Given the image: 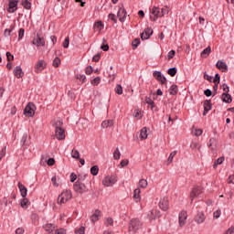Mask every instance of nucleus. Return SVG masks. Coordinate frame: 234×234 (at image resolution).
<instances>
[{
    "label": "nucleus",
    "instance_id": "1",
    "mask_svg": "<svg viewBox=\"0 0 234 234\" xmlns=\"http://www.w3.org/2000/svg\"><path fill=\"white\" fill-rule=\"evenodd\" d=\"M142 226H144V224L140 221V219L133 218L129 223L128 231L130 234H136L138 231H140Z\"/></svg>",
    "mask_w": 234,
    "mask_h": 234
},
{
    "label": "nucleus",
    "instance_id": "2",
    "mask_svg": "<svg viewBox=\"0 0 234 234\" xmlns=\"http://www.w3.org/2000/svg\"><path fill=\"white\" fill-rule=\"evenodd\" d=\"M85 178H86V176H83L81 177L79 176L78 180L73 185V188L76 193H80V195H83V193H87V191H89V189H87V186H85V184L80 181V180H85Z\"/></svg>",
    "mask_w": 234,
    "mask_h": 234
},
{
    "label": "nucleus",
    "instance_id": "3",
    "mask_svg": "<svg viewBox=\"0 0 234 234\" xmlns=\"http://www.w3.org/2000/svg\"><path fill=\"white\" fill-rule=\"evenodd\" d=\"M72 198V192L70 190H64L58 197V204H66Z\"/></svg>",
    "mask_w": 234,
    "mask_h": 234
},
{
    "label": "nucleus",
    "instance_id": "4",
    "mask_svg": "<svg viewBox=\"0 0 234 234\" xmlns=\"http://www.w3.org/2000/svg\"><path fill=\"white\" fill-rule=\"evenodd\" d=\"M36 104H34V102H29L24 110V114L29 118H32L34 117V114H36Z\"/></svg>",
    "mask_w": 234,
    "mask_h": 234
},
{
    "label": "nucleus",
    "instance_id": "5",
    "mask_svg": "<svg viewBox=\"0 0 234 234\" xmlns=\"http://www.w3.org/2000/svg\"><path fill=\"white\" fill-rule=\"evenodd\" d=\"M115 182H118L116 176H107L102 180V185L105 187H112Z\"/></svg>",
    "mask_w": 234,
    "mask_h": 234
},
{
    "label": "nucleus",
    "instance_id": "6",
    "mask_svg": "<svg viewBox=\"0 0 234 234\" xmlns=\"http://www.w3.org/2000/svg\"><path fill=\"white\" fill-rule=\"evenodd\" d=\"M19 1L18 0H9L6 10L9 14H16L17 12Z\"/></svg>",
    "mask_w": 234,
    "mask_h": 234
},
{
    "label": "nucleus",
    "instance_id": "7",
    "mask_svg": "<svg viewBox=\"0 0 234 234\" xmlns=\"http://www.w3.org/2000/svg\"><path fill=\"white\" fill-rule=\"evenodd\" d=\"M202 193H204V191L202 190V188L200 186H194L192 188V191L190 192L191 203H193L195 198H198L200 197V195H202Z\"/></svg>",
    "mask_w": 234,
    "mask_h": 234
},
{
    "label": "nucleus",
    "instance_id": "8",
    "mask_svg": "<svg viewBox=\"0 0 234 234\" xmlns=\"http://www.w3.org/2000/svg\"><path fill=\"white\" fill-rule=\"evenodd\" d=\"M55 135L58 140H65V129L57 126L55 129Z\"/></svg>",
    "mask_w": 234,
    "mask_h": 234
},
{
    "label": "nucleus",
    "instance_id": "9",
    "mask_svg": "<svg viewBox=\"0 0 234 234\" xmlns=\"http://www.w3.org/2000/svg\"><path fill=\"white\" fill-rule=\"evenodd\" d=\"M46 68H47V62H45V60L43 59L38 60L35 64V72H41L42 70H45Z\"/></svg>",
    "mask_w": 234,
    "mask_h": 234
},
{
    "label": "nucleus",
    "instance_id": "10",
    "mask_svg": "<svg viewBox=\"0 0 234 234\" xmlns=\"http://www.w3.org/2000/svg\"><path fill=\"white\" fill-rule=\"evenodd\" d=\"M194 220L197 222V224H204V221L206 220V215H204V212L202 211H197Z\"/></svg>",
    "mask_w": 234,
    "mask_h": 234
},
{
    "label": "nucleus",
    "instance_id": "11",
    "mask_svg": "<svg viewBox=\"0 0 234 234\" xmlns=\"http://www.w3.org/2000/svg\"><path fill=\"white\" fill-rule=\"evenodd\" d=\"M187 220V211L183 210L179 213V226H186V221Z\"/></svg>",
    "mask_w": 234,
    "mask_h": 234
},
{
    "label": "nucleus",
    "instance_id": "12",
    "mask_svg": "<svg viewBox=\"0 0 234 234\" xmlns=\"http://www.w3.org/2000/svg\"><path fill=\"white\" fill-rule=\"evenodd\" d=\"M153 76L154 78H155V80H157V81H160L162 85H164V83L167 81V80L165 79V76H164L160 71H154Z\"/></svg>",
    "mask_w": 234,
    "mask_h": 234
},
{
    "label": "nucleus",
    "instance_id": "13",
    "mask_svg": "<svg viewBox=\"0 0 234 234\" xmlns=\"http://www.w3.org/2000/svg\"><path fill=\"white\" fill-rule=\"evenodd\" d=\"M117 17H119V21H121V23H123L125 21V17H127V11L125 10V8H119Z\"/></svg>",
    "mask_w": 234,
    "mask_h": 234
},
{
    "label": "nucleus",
    "instance_id": "14",
    "mask_svg": "<svg viewBox=\"0 0 234 234\" xmlns=\"http://www.w3.org/2000/svg\"><path fill=\"white\" fill-rule=\"evenodd\" d=\"M151 36H153V29L151 27H147L141 34V39H143V41H145V39H149Z\"/></svg>",
    "mask_w": 234,
    "mask_h": 234
},
{
    "label": "nucleus",
    "instance_id": "15",
    "mask_svg": "<svg viewBox=\"0 0 234 234\" xmlns=\"http://www.w3.org/2000/svg\"><path fill=\"white\" fill-rule=\"evenodd\" d=\"M159 207L163 211H167V209H169V201L166 197H164L159 201Z\"/></svg>",
    "mask_w": 234,
    "mask_h": 234
},
{
    "label": "nucleus",
    "instance_id": "16",
    "mask_svg": "<svg viewBox=\"0 0 234 234\" xmlns=\"http://www.w3.org/2000/svg\"><path fill=\"white\" fill-rule=\"evenodd\" d=\"M32 45H36L37 48H39V47H45V38L41 37H37L33 39Z\"/></svg>",
    "mask_w": 234,
    "mask_h": 234
},
{
    "label": "nucleus",
    "instance_id": "17",
    "mask_svg": "<svg viewBox=\"0 0 234 234\" xmlns=\"http://www.w3.org/2000/svg\"><path fill=\"white\" fill-rule=\"evenodd\" d=\"M151 14L154 16H150L152 21H156L158 19V17H160V8L154 6L151 10H150Z\"/></svg>",
    "mask_w": 234,
    "mask_h": 234
},
{
    "label": "nucleus",
    "instance_id": "18",
    "mask_svg": "<svg viewBox=\"0 0 234 234\" xmlns=\"http://www.w3.org/2000/svg\"><path fill=\"white\" fill-rule=\"evenodd\" d=\"M216 67L218 69V70H221V72H228V64H226L224 60H218L216 63Z\"/></svg>",
    "mask_w": 234,
    "mask_h": 234
},
{
    "label": "nucleus",
    "instance_id": "19",
    "mask_svg": "<svg viewBox=\"0 0 234 234\" xmlns=\"http://www.w3.org/2000/svg\"><path fill=\"white\" fill-rule=\"evenodd\" d=\"M148 218L150 220H156V218H160V210L153 209L149 214Z\"/></svg>",
    "mask_w": 234,
    "mask_h": 234
},
{
    "label": "nucleus",
    "instance_id": "20",
    "mask_svg": "<svg viewBox=\"0 0 234 234\" xmlns=\"http://www.w3.org/2000/svg\"><path fill=\"white\" fill-rule=\"evenodd\" d=\"M145 102L147 105H150V108L154 112H158V107L156 104H154V101H153L151 98H146Z\"/></svg>",
    "mask_w": 234,
    "mask_h": 234
},
{
    "label": "nucleus",
    "instance_id": "21",
    "mask_svg": "<svg viewBox=\"0 0 234 234\" xmlns=\"http://www.w3.org/2000/svg\"><path fill=\"white\" fill-rule=\"evenodd\" d=\"M101 217V211H100V209H96L94 213L91 215L90 220L94 224V222H98V220H100Z\"/></svg>",
    "mask_w": 234,
    "mask_h": 234
},
{
    "label": "nucleus",
    "instance_id": "22",
    "mask_svg": "<svg viewBox=\"0 0 234 234\" xmlns=\"http://www.w3.org/2000/svg\"><path fill=\"white\" fill-rule=\"evenodd\" d=\"M203 105H204L203 116H206L207 112H209V110L212 108L211 101L209 100L205 101Z\"/></svg>",
    "mask_w": 234,
    "mask_h": 234
},
{
    "label": "nucleus",
    "instance_id": "23",
    "mask_svg": "<svg viewBox=\"0 0 234 234\" xmlns=\"http://www.w3.org/2000/svg\"><path fill=\"white\" fill-rule=\"evenodd\" d=\"M14 75L16 78H23L25 76V72H23V69H21V66H16L14 69Z\"/></svg>",
    "mask_w": 234,
    "mask_h": 234
},
{
    "label": "nucleus",
    "instance_id": "24",
    "mask_svg": "<svg viewBox=\"0 0 234 234\" xmlns=\"http://www.w3.org/2000/svg\"><path fill=\"white\" fill-rule=\"evenodd\" d=\"M43 229L48 233H53L55 231V229H56V225H54L52 223H48V224L43 226Z\"/></svg>",
    "mask_w": 234,
    "mask_h": 234
},
{
    "label": "nucleus",
    "instance_id": "25",
    "mask_svg": "<svg viewBox=\"0 0 234 234\" xmlns=\"http://www.w3.org/2000/svg\"><path fill=\"white\" fill-rule=\"evenodd\" d=\"M221 100L224 103H231L233 101V99L231 98V95H229V93H223L221 96Z\"/></svg>",
    "mask_w": 234,
    "mask_h": 234
},
{
    "label": "nucleus",
    "instance_id": "26",
    "mask_svg": "<svg viewBox=\"0 0 234 234\" xmlns=\"http://www.w3.org/2000/svg\"><path fill=\"white\" fill-rule=\"evenodd\" d=\"M18 189L20 191V194H21V197L23 198H26L27 197V189L25 187V186L21 183H18Z\"/></svg>",
    "mask_w": 234,
    "mask_h": 234
},
{
    "label": "nucleus",
    "instance_id": "27",
    "mask_svg": "<svg viewBox=\"0 0 234 234\" xmlns=\"http://www.w3.org/2000/svg\"><path fill=\"white\" fill-rule=\"evenodd\" d=\"M20 205L23 209H28V206H30V201L28 200V198L23 197V199H21L20 201Z\"/></svg>",
    "mask_w": 234,
    "mask_h": 234
},
{
    "label": "nucleus",
    "instance_id": "28",
    "mask_svg": "<svg viewBox=\"0 0 234 234\" xmlns=\"http://www.w3.org/2000/svg\"><path fill=\"white\" fill-rule=\"evenodd\" d=\"M114 125V122L112 120L104 121L101 123L102 129H107L109 127H112Z\"/></svg>",
    "mask_w": 234,
    "mask_h": 234
},
{
    "label": "nucleus",
    "instance_id": "29",
    "mask_svg": "<svg viewBox=\"0 0 234 234\" xmlns=\"http://www.w3.org/2000/svg\"><path fill=\"white\" fill-rule=\"evenodd\" d=\"M169 94H171V96H176V94H178V86H176V84H173L170 87Z\"/></svg>",
    "mask_w": 234,
    "mask_h": 234
},
{
    "label": "nucleus",
    "instance_id": "30",
    "mask_svg": "<svg viewBox=\"0 0 234 234\" xmlns=\"http://www.w3.org/2000/svg\"><path fill=\"white\" fill-rule=\"evenodd\" d=\"M207 145L208 147H210V149H212V151H215V149L217 148V139L210 138Z\"/></svg>",
    "mask_w": 234,
    "mask_h": 234
},
{
    "label": "nucleus",
    "instance_id": "31",
    "mask_svg": "<svg viewBox=\"0 0 234 234\" xmlns=\"http://www.w3.org/2000/svg\"><path fill=\"white\" fill-rule=\"evenodd\" d=\"M140 193H141V190L140 188H135L134 191H133V199L136 201V202H140L141 200V197H140Z\"/></svg>",
    "mask_w": 234,
    "mask_h": 234
},
{
    "label": "nucleus",
    "instance_id": "32",
    "mask_svg": "<svg viewBox=\"0 0 234 234\" xmlns=\"http://www.w3.org/2000/svg\"><path fill=\"white\" fill-rule=\"evenodd\" d=\"M21 5L26 10H30L32 8V3L28 0H22Z\"/></svg>",
    "mask_w": 234,
    "mask_h": 234
},
{
    "label": "nucleus",
    "instance_id": "33",
    "mask_svg": "<svg viewBox=\"0 0 234 234\" xmlns=\"http://www.w3.org/2000/svg\"><path fill=\"white\" fill-rule=\"evenodd\" d=\"M167 14H169V7L165 5L162 7L161 12L159 11V17H164Z\"/></svg>",
    "mask_w": 234,
    "mask_h": 234
},
{
    "label": "nucleus",
    "instance_id": "34",
    "mask_svg": "<svg viewBox=\"0 0 234 234\" xmlns=\"http://www.w3.org/2000/svg\"><path fill=\"white\" fill-rule=\"evenodd\" d=\"M224 160H225L224 157H219V158H218V159L214 162V164H213L214 169H217V167H218V165H221V164H224Z\"/></svg>",
    "mask_w": 234,
    "mask_h": 234
},
{
    "label": "nucleus",
    "instance_id": "35",
    "mask_svg": "<svg viewBox=\"0 0 234 234\" xmlns=\"http://www.w3.org/2000/svg\"><path fill=\"white\" fill-rule=\"evenodd\" d=\"M147 127H144L142 130H141V133H140V138L141 140H145L147 139Z\"/></svg>",
    "mask_w": 234,
    "mask_h": 234
},
{
    "label": "nucleus",
    "instance_id": "36",
    "mask_svg": "<svg viewBox=\"0 0 234 234\" xmlns=\"http://www.w3.org/2000/svg\"><path fill=\"white\" fill-rule=\"evenodd\" d=\"M90 173L93 176H96L98 173H100V167L98 165H94L90 168Z\"/></svg>",
    "mask_w": 234,
    "mask_h": 234
},
{
    "label": "nucleus",
    "instance_id": "37",
    "mask_svg": "<svg viewBox=\"0 0 234 234\" xmlns=\"http://www.w3.org/2000/svg\"><path fill=\"white\" fill-rule=\"evenodd\" d=\"M71 158H75V160H80V151L73 149L71 151Z\"/></svg>",
    "mask_w": 234,
    "mask_h": 234
},
{
    "label": "nucleus",
    "instance_id": "38",
    "mask_svg": "<svg viewBox=\"0 0 234 234\" xmlns=\"http://www.w3.org/2000/svg\"><path fill=\"white\" fill-rule=\"evenodd\" d=\"M211 54V47H207L205 49H203V51L201 52V56H205V58H207V56H209Z\"/></svg>",
    "mask_w": 234,
    "mask_h": 234
},
{
    "label": "nucleus",
    "instance_id": "39",
    "mask_svg": "<svg viewBox=\"0 0 234 234\" xmlns=\"http://www.w3.org/2000/svg\"><path fill=\"white\" fill-rule=\"evenodd\" d=\"M12 30H14V26H11L9 29L8 28L5 29L4 31L5 37H8L12 36Z\"/></svg>",
    "mask_w": 234,
    "mask_h": 234
},
{
    "label": "nucleus",
    "instance_id": "40",
    "mask_svg": "<svg viewBox=\"0 0 234 234\" xmlns=\"http://www.w3.org/2000/svg\"><path fill=\"white\" fill-rule=\"evenodd\" d=\"M138 186H139V187H141L142 189H145V187H147V186H148L147 180H145V179H141V180L139 181Z\"/></svg>",
    "mask_w": 234,
    "mask_h": 234
},
{
    "label": "nucleus",
    "instance_id": "41",
    "mask_svg": "<svg viewBox=\"0 0 234 234\" xmlns=\"http://www.w3.org/2000/svg\"><path fill=\"white\" fill-rule=\"evenodd\" d=\"M121 156H122V154L120 153V148H116L115 151L113 152L114 160H120Z\"/></svg>",
    "mask_w": 234,
    "mask_h": 234
},
{
    "label": "nucleus",
    "instance_id": "42",
    "mask_svg": "<svg viewBox=\"0 0 234 234\" xmlns=\"http://www.w3.org/2000/svg\"><path fill=\"white\" fill-rule=\"evenodd\" d=\"M99 83H101V78L96 77L93 80H91V85H93L94 87H98Z\"/></svg>",
    "mask_w": 234,
    "mask_h": 234
},
{
    "label": "nucleus",
    "instance_id": "43",
    "mask_svg": "<svg viewBox=\"0 0 234 234\" xmlns=\"http://www.w3.org/2000/svg\"><path fill=\"white\" fill-rule=\"evenodd\" d=\"M176 72H177L176 68H170V69H168L167 74H169V76H171L173 78V77L176 76Z\"/></svg>",
    "mask_w": 234,
    "mask_h": 234
},
{
    "label": "nucleus",
    "instance_id": "44",
    "mask_svg": "<svg viewBox=\"0 0 234 234\" xmlns=\"http://www.w3.org/2000/svg\"><path fill=\"white\" fill-rule=\"evenodd\" d=\"M177 152L176 151H173L170 154L169 157L167 159V163L168 164H173V158H175V156H176Z\"/></svg>",
    "mask_w": 234,
    "mask_h": 234
},
{
    "label": "nucleus",
    "instance_id": "45",
    "mask_svg": "<svg viewBox=\"0 0 234 234\" xmlns=\"http://www.w3.org/2000/svg\"><path fill=\"white\" fill-rule=\"evenodd\" d=\"M115 92H116V94H119V95L123 94V88H122V85H120V84L116 85Z\"/></svg>",
    "mask_w": 234,
    "mask_h": 234
},
{
    "label": "nucleus",
    "instance_id": "46",
    "mask_svg": "<svg viewBox=\"0 0 234 234\" xmlns=\"http://www.w3.org/2000/svg\"><path fill=\"white\" fill-rule=\"evenodd\" d=\"M76 78L77 80H80V81H82V83H85L87 80V76H85V74H77Z\"/></svg>",
    "mask_w": 234,
    "mask_h": 234
},
{
    "label": "nucleus",
    "instance_id": "47",
    "mask_svg": "<svg viewBox=\"0 0 234 234\" xmlns=\"http://www.w3.org/2000/svg\"><path fill=\"white\" fill-rule=\"evenodd\" d=\"M59 65H61V59L56 57L53 60V67L58 68Z\"/></svg>",
    "mask_w": 234,
    "mask_h": 234
},
{
    "label": "nucleus",
    "instance_id": "48",
    "mask_svg": "<svg viewBox=\"0 0 234 234\" xmlns=\"http://www.w3.org/2000/svg\"><path fill=\"white\" fill-rule=\"evenodd\" d=\"M133 116L137 118V120H142V112H140V110H134Z\"/></svg>",
    "mask_w": 234,
    "mask_h": 234
},
{
    "label": "nucleus",
    "instance_id": "49",
    "mask_svg": "<svg viewBox=\"0 0 234 234\" xmlns=\"http://www.w3.org/2000/svg\"><path fill=\"white\" fill-rule=\"evenodd\" d=\"M105 226H112L114 224V220L112 218H107L104 221Z\"/></svg>",
    "mask_w": 234,
    "mask_h": 234
},
{
    "label": "nucleus",
    "instance_id": "50",
    "mask_svg": "<svg viewBox=\"0 0 234 234\" xmlns=\"http://www.w3.org/2000/svg\"><path fill=\"white\" fill-rule=\"evenodd\" d=\"M24 36H25V29L20 28L18 30V41H21V39H23Z\"/></svg>",
    "mask_w": 234,
    "mask_h": 234
},
{
    "label": "nucleus",
    "instance_id": "51",
    "mask_svg": "<svg viewBox=\"0 0 234 234\" xmlns=\"http://www.w3.org/2000/svg\"><path fill=\"white\" fill-rule=\"evenodd\" d=\"M220 215H222V211L220 209H218L213 213L214 218H220Z\"/></svg>",
    "mask_w": 234,
    "mask_h": 234
},
{
    "label": "nucleus",
    "instance_id": "52",
    "mask_svg": "<svg viewBox=\"0 0 234 234\" xmlns=\"http://www.w3.org/2000/svg\"><path fill=\"white\" fill-rule=\"evenodd\" d=\"M94 27L95 28H99V30H102L103 28V23L101 21L96 22L94 24Z\"/></svg>",
    "mask_w": 234,
    "mask_h": 234
},
{
    "label": "nucleus",
    "instance_id": "53",
    "mask_svg": "<svg viewBox=\"0 0 234 234\" xmlns=\"http://www.w3.org/2000/svg\"><path fill=\"white\" fill-rule=\"evenodd\" d=\"M69 43H70V40L69 39V37H67L65 38L63 44H62V47H63L64 48H69Z\"/></svg>",
    "mask_w": 234,
    "mask_h": 234
},
{
    "label": "nucleus",
    "instance_id": "54",
    "mask_svg": "<svg viewBox=\"0 0 234 234\" xmlns=\"http://www.w3.org/2000/svg\"><path fill=\"white\" fill-rule=\"evenodd\" d=\"M76 234H85V227H80L77 229H75Z\"/></svg>",
    "mask_w": 234,
    "mask_h": 234
},
{
    "label": "nucleus",
    "instance_id": "55",
    "mask_svg": "<svg viewBox=\"0 0 234 234\" xmlns=\"http://www.w3.org/2000/svg\"><path fill=\"white\" fill-rule=\"evenodd\" d=\"M176 54V51H175V50H170L169 52H168V59H173V58H175V55Z\"/></svg>",
    "mask_w": 234,
    "mask_h": 234
},
{
    "label": "nucleus",
    "instance_id": "56",
    "mask_svg": "<svg viewBox=\"0 0 234 234\" xmlns=\"http://www.w3.org/2000/svg\"><path fill=\"white\" fill-rule=\"evenodd\" d=\"M109 19H111V21H113V23H118V20L116 19V15L114 14H110L108 16Z\"/></svg>",
    "mask_w": 234,
    "mask_h": 234
},
{
    "label": "nucleus",
    "instance_id": "57",
    "mask_svg": "<svg viewBox=\"0 0 234 234\" xmlns=\"http://www.w3.org/2000/svg\"><path fill=\"white\" fill-rule=\"evenodd\" d=\"M85 73L88 75V76H90V74H92V66H88L85 69Z\"/></svg>",
    "mask_w": 234,
    "mask_h": 234
},
{
    "label": "nucleus",
    "instance_id": "58",
    "mask_svg": "<svg viewBox=\"0 0 234 234\" xmlns=\"http://www.w3.org/2000/svg\"><path fill=\"white\" fill-rule=\"evenodd\" d=\"M133 47H134V48H136L138 47V45H140V38H135L133 42H132Z\"/></svg>",
    "mask_w": 234,
    "mask_h": 234
},
{
    "label": "nucleus",
    "instance_id": "59",
    "mask_svg": "<svg viewBox=\"0 0 234 234\" xmlns=\"http://www.w3.org/2000/svg\"><path fill=\"white\" fill-rule=\"evenodd\" d=\"M6 58H7V61H14V56L12 55V53L10 52H6Z\"/></svg>",
    "mask_w": 234,
    "mask_h": 234
},
{
    "label": "nucleus",
    "instance_id": "60",
    "mask_svg": "<svg viewBox=\"0 0 234 234\" xmlns=\"http://www.w3.org/2000/svg\"><path fill=\"white\" fill-rule=\"evenodd\" d=\"M55 234H67V230L65 229H58L56 230Z\"/></svg>",
    "mask_w": 234,
    "mask_h": 234
},
{
    "label": "nucleus",
    "instance_id": "61",
    "mask_svg": "<svg viewBox=\"0 0 234 234\" xmlns=\"http://www.w3.org/2000/svg\"><path fill=\"white\" fill-rule=\"evenodd\" d=\"M202 133H204V131H202V129H196L195 136H202Z\"/></svg>",
    "mask_w": 234,
    "mask_h": 234
},
{
    "label": "nucleus",
    "instance_id": "62",
    "mask_svg": "<svg viewBox=\"0 0 234 234\" xmlns=\"http://www.w3.org/2000/svg\"><path fill=\"white\" fill-rule=\"evenodd\" d=\"M224 234H234V227H230Z\"/></svg>",
    "mask_w": 234,
    "mask_h": 234
},
{
    "label": "nucleus",
    "instance_id": "63",
    "mask_svg": "<svg viewBox=\"0 0 234 234\" xmlns=\"http://www.w3.org/2000/svg\"><path fill=\"white\" fill-rule=\"evenodd\" d=\"M228 184H234V176H229Z\"/></svg>",
    "mask_w": 234,
    "mask_h": 234
},
{
    "label": "nucleus",
    "instance_id": "64",
    "mask_svg": "<svg viewBox=\"0 0 234 234\" xmlns=\"http://www.w3.org/2000/svg\"><path fill=\"white\" fill-rule=\"evenodd\" d=\"M16 234H23V233H25V229H23V228H18V229H16Z\"/></svg>",
    "mask_w": 234,
    "mask_h": 234
}]
</instances>
